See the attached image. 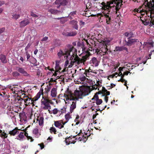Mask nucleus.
<instances>
[{
    "instance_id": "16",
    "label": "nucleus",
    "mask_w": 154,
    "mask_h": 154,
    "mask_svg": "<svg viewBox=\"0 0 154 154\" xmlns=\"http://www.w3.org/2000/svg\"><path fill=\"white\" fill-rule=\"evenodd\" d=\"M21 13V9H19L18 11V14L14 13L12 14V18L16 20L18 19L20 17V14Z\"/></svg>"
},
{
    "instance_id": "61",
    "label": "nucleus",
    "mask_w": 154,
    "mask_h": 154,
    "mask_svg": "<svg viewBox=\"0 0 154 154\" xmlns=\"http://www.w3.org/2000/svg\"><path fill=\"white\" fill-rule=\"evenodd\" d=\"M119 73H120V74L119 76H121V78L123 79L125 76L124 75V74H122L121 72H120Z\"/></svg>"
},
{
    "instance_id": "55",
    "label": "nucleus",
    "mask_w": 154,
    "mask_h": 154,
    "mask_svg": "<svg viewBox=\"0 0 154 154\" xmlns=\"http://www.w3.org/2000/svg\"><path fill=\"white\" fill-rule=\"evenodd\" d=\"M90 72L89 69H85L84 74L86 75V76H88L87 75V73H89Z\"/></svg>"
},
{
    "instance_id": "45",
    "label": "nucleus",
    "mask_w": 154,
    "mask_h": 154,
    "mask_svg": "<svg viewBox=\"0 0 154 154\" xmlns=\"http://www.w3.org/2000/svg\"><path fill=\"white\" fill-rule=\"evenodd\" d=\"M146 11L145 10L142 9V10H140L139 12L141 14V15L142 16L144 15L145 13H146Z\"/></svg>"
},
{
    "instance_id": "60",
    "label": "nucleus",
    "mask_w": 154,
    "mask_h": 154,
    "mask_svg": "<svg viewBox=\"0 0 154 154\" xmlns=\"http://www.w3.org/2000/svg\"><path fill=\"white\" fill-rule=\"evenodd\" d=\"M100 82L99 81H97V82L96 84L95 85H97V86L98 87H100L101 86L100 85Z\"/></svg>"
},
{
    "instance_id": "6",
    "label": "nucleus",
    "mask_w": 154,
    "mask_h": 154,
    "mask_svg": "<svg viewBox=\"0 0 154 154\" xmlns=\"http://www.w3.org/2000/svg\"><path fill=\"white\" fill-rule=\"evenodd\" d=\"M152 2L151 1L148 2V0H133L134 2L137 1V2H142L143 3V4L145 6H151V9L154 10V0H152Z\"/></svg>"
},
{
    "instance_id": "42",
    "label": "nucleus",
    "mask_w": 154,
    "mask_h": 154,
    "mask_svg": "<svg viewBox=\"0 0 154 154\" xmlns=\"http://www.w3.org/2000/svg\"><path fill=\"white\" fill-rule=\"evenodd\" d=\"M95 101L97 105H100L103 102V101L101 99H99Z\"/></svg>"
},
{
    "instance_id": "37",
    "label": "nucleus",
    "mask_w": 154,
    "mask_h": 154,
    "mask_svg": "<svg viewBox=\"0 0 154 154\" xmlns=\"http://www.w3.org/2000/svg\"><path fill=\"white\" fill-rule=\"evenodd\" d=\"M0 136L2 137H6L7 135L6 133L0 130Z\"/></svg>"
},
{
    "instance_id": "17",
    "label": "nucleus",
    "mask_w": 154,
    "mask_h": 154,
    "mask_svg": "<svg viewBox=\"0 0 154 154\" xmlns=\"http://www.w3.org/2000/svg\"><path fill=\"white\" fill-rule=\"evenodd\" d=\"M29 23L28 19H25L20 23V27H23L28 24Z\"/></svg>"
},
{
    "instance_id": "51",
    "label": "nucleus",
    "mask_w": 154,
    "mask_h": 154,
    "mask_svg": "<svg viewBox=\"0 0 154 154\" xmlns=\"http://www.w3.org/2000/svg\"><path fill=\"white\" fill-rule=\"evenodd\" d=\"M110 85H113V86H107L108 87V88H107L109 90L110 89H111V88H113V87H114L115 86H116L115 85L113 84V83H111Z\"/></svg>"
},
{
    "instance_id": "4",
    "label": "nucleus",
    "mask_w": 154,
    "mask_h": 154,
    "mask_svg": "<svg viewBox=\"0 0 154 154\" xmlns=\"http://www.w3.org/2000/svg\"><path fill=\"white\" fill-rule=\"evenodd\" d=\"M69 46L70 47L69 49L68 50L65 49V53H63L61 50H60L59 52L57 54V55L59 57H60L64 55H66L67 57H68L69 55H70L71 52H72V53L73 52V51H76V49L73 47L69 45Z\"/></svg>"
},
{
    "instance_id": "25",
    "label": "nucleus",
    "mask_w": 154,
    "mask_h": 154,
    "mask_svg": "<svg viewBox=\"0 0 154 154\" xmlns=\"http://www.w3.org/2000/svg\"><path fill=\"white\" fill-rule=\"evenodd\" d=\"M33 133L34 134L36 137H38L40 135V134L38 132V129L37 127H36L34 128L33 130Z\"/></svg>"
},
{
    "instance_id": "15",
    "label": "nucleus",
    "mask_w": 154,
    "mask_h": 154,
    "mask_svg": "<svg viewBox=\"0 0 154 154\" xmlns=\"http://www.w3.org/2000/svg\"><path fill=\"white\" fill-rule=\"evenodd\" d=\"M90 63L93 66L97 67L98 66L99 62L96 57H93L90 61Z\"/></svg>"
},
{
    "instance_id": "62",
    "label": "nucleus",
    "mask_w": 154,
    "mask_h": 154,
    "mask_svg": "<svg viewBox=\"0 0 154 154\" xmlns=\"http://www.w3.org/2000/svg\"><path fill=\"white\" fill-rule=\"evenodd\" d=\"M79 118V116L78 115H77L76 116V117L75 119V122H76V121H79L78 119Z\"/></svg>"
},
{
    "instance_id": "50",
    "label": "nucleus",
    "mask_w": 154,
    "mask_h": 154,
    "mask_svg": "<svg viewBox=\"0 0 154 154\" xmlns=\"http://www.w3.org/2000/svg\"><path fill=\"white\" fill-rule=\"evenodd\" d=\"M92 105V106L91 107V109L92 110V111H93L94 110V107L95 106H94V102H93L91 103Z\"/></svg>"
},
{
    "instance_id": "28",
    "label": "nucleus",
    "mask_w": 154,
    "mask_h": 154,
    "mask_svg": "<svg viewBox=\"0 0 154 154\" xmlns=\"http://www.w3.org/2000/svg\"><path fill=\"white\" fill-rule=\"evenodd\" d=\"M57 94V90L55 88H53L51 91V96L52 97H56Z\"/></svg>"
},
{
    "instance_id": "10",
    "label": "nucleus",
    "mask_w": 154,
    "mask_h": 154,
    "mask_svg": "<svg viewBox=\"0 0 154 154\" xmlns=\"http://www.w3.org/2000/svg\"><path fill=\"white\" fill-rule=\"evenodd\" d=\"M99 92H100L103 94V96H105L104 100L106 103H107L108 100V97L107 96L109 95L110 92L109 91H107L105 88L104 87H102V89L101 91H100Z\"/></svg>"
},
{
    "instance_id": "1",
    "label": "nucleus",
    "mask_w": 154,
    "mask_h": 154,
    "mask_svg": "<svg viewBox=\"0 0 154 154\" xmlns=\"http://www.w3.org/2000/svg\"><path fill=\"white\" fill-rule=\"evenodd\" d=\"M76 52L77 51L76 50V51H73V52L72 53L70 58L71 61L70 66L71 67H72L75 63L79 64L84 63L89 59V57L91 55L90 52L87 51L85 55L82 56V58L81 59L77 55Z\"/></svg>"
},
{
    "instance_id": "54",
    "label": "nucleus",
    "mask_w": 154,
    "mask_h": 154,
    "mask_svg": "<svg viewBox=\"0 0 154 154\" xmlns=\"http://www.w3.org/2000/svg\"><path fill=\"white\" fill-rule=\"evenodd\" d=\"M31 43H28L26 46L25 48V51H27L28 48L30 47V46L31 45Z\"/></svg>"
},
{
    "instance_id": "19",
    "label": "nucleus",
    "mask_w": 154,
    "mask_h": 154,
    "mask_svg": "<svg viewBox=\"0 0 154 154\" xmlns=\"http://www.w3.org/2000/svg\"><path fill=\"white\" fill-rule=\"evenodd\" d=\"M76 101H73L72 104L71 105L70 107L69 112L72 113L74 110L76 108Z\"/></svg>"
},
{
    "instance_id": "43",
    "label": "nucleus",
    "mask_w": 154,
    "mask_h": 154,
    "mask_svg": "<svg viewBox=\"0 0 154 154\" xmlns=\"http://www.w3.org/2000/svg\"><path fill=\"white\" fill-rule=\"evenodd\" d=\"M14 77H17L19 76L20 74L17 72H14L12 73Z\"/></svg>"
},
{
    "instance_id": "18",
    "label": "nucleus",
    "mask_w": 154,
    "mask_h": 154,
    "mask_svg": "<svg viewBox=\"0 0 154 154\" xmlns=\"http://www.w3.org/2000/svg\"><path fill=\"white\" fill-rule=\"evenodd\" d=\"M62 120L54 121V125L55 126L59 129L63 128V126L61 125Z\"/></svg>"
},
{
    "instance_id": "29",
    "label": "nucleus",
    "mask_w": 154,
    "mask_h": 154,
    "mask_svg": "<svg viewBox=\"0 0 154 154\" xmlns=\"http://www.w3.org/2000/svg\"><path fill=\"white\" fill-rule=\"evenodd\" d=\"M53 112V114H56L58 112V110L57 109H54L53 110L51 109V106L49 105V113H51Z\"/></svg>"
},
{
    "instance_id": "58",
    "label": "nucleus",
    "mask_w": 154,
    "mask_h": 154,
    "mask_svg": "<svg viewBox=\"0 0 154 154\" xmlns=\"http://www.w3.org/2000/svg\"><path fill=\"white\" fill-rule=\"evenodd\" d=\"M5 30V29L4 27L0 29V34L3 33Z\"/></svg>"
},
{
    "instance_id": "44",
    "label": "nucleus",
    "mask_w": 154,
    "mask_h": 154,
    "mask_svg": "<svg viewBox=\"0 0 154 154\" xmlns=\"http://www.w3.org/2000/svg\"><path fill=\"white\" fill-rule=\"evenodd\" d=\"M57 79H54L53 78H51L50 79V81H49V85H52L51 84V82H56V80Z\"/></svg>"
},
{
    "instance_id": "14",
    "label": "nucleus",
    "mask_w": 154,
    "mask_h": 154,
    "mask_svg": "<svg viewBox=\"0 0 154 154\" xmlns=\"http://www.w3.org/2000/svg\"><path fill=\"white\" fill-rule=\"evenodd\" d=\"M149 8L148 11H146V13L147 16L148 17L150 16V18H153V16L154 14V10L153 9H151V6H150L149 7V6H146Z\"/></svg>"
},
{
    "instance_id": "47",
    "label": "nucleus",
    "mask_w": 154,
    "mask_h": 154,
    "mask_svg": "<svg viewBox=\"0 0 154 154\" xmlns=\"http://www.w3.org/2000/svg\"><path fill=\"white\" fill-rule=\"evenodd\" d=\"M152 55V56L154 57V50L151 51V53L149 54V57L147 59H150L151 58V56Z\"/></svg>"
},
{
    "instance_id": "35",
    "label": "nucleus",
    "mask_w": 154,
    "mask_h": 154,
    "mask_svg": "<svg viewBox=\"0 0 154 154\" xmlns=\"http://www.w3.org/2000/svg\"><path fill=\"white\" fill-rule=\"evenodd\" d=\"M50 132L51 133H53L54 134H56L57 130L54 127H52L50 129Z\"/></svg>"
},
{
    "instance_id": "52",
    "label": "nucleus",
    "mask_w": 154,
    "mask_h": 154,
    "mask_svg": "<svg viewBox=\"0 0 154 154\" xmlns=\"http://www.w3.org/2000/svg\"><path fill=\"white\" fill-rule=\"evenodd\" d=\"M38 145L39 146L41 149H42L44 147V146L43 143L38 144Z\"/></svg>"
},
{
    "instance_id": "22",
    "label": "nucleus",
    "mask_w": 154,
    "mask_h": 154,
    "mask_svg": "<svg viewBox=\"0 0 154 154\" xmlns=\"http://www.w3.org/2000/svg\"><path fill=\"white\" fill-rule=\"evenodd\" d=\"M20 130H17L16 128L12 131H9V134L11 135L14 136L16 134H17L19 133Z\"/></svg>"
},
{
    "instance_id": "46",
    "label": "nucleus",
    "mask_w": 154,
    "mask_h": 154,
    "mask_svg": "<svg viewBox=\"0 0 154 154\" xmlns=\"http://www.w3.org/2000/svg\"><path fill=\"white\" fill-rule=\"evenodd\" d=\"M99 99L98 95L97 94H96L94 95V97L92 99V100L94 99L96 101Z\"/></svg>"
},
{
    "instance_id": "53",
    "label": "nucleus",
    "mask_w": 154,
    "mask_h": 154,
    "mask_svg": "<svg viewBox=\"0 0 154 154\" xmlns=\"http://www.w3.org/2000/svg\"><path fill=\"white\" fill-rule=\"evenodd\" d=\"M76 11H74L71 12L69 14V15H71L72 16H74L76 14Z\"/></svg>"
},
{
    "instance_id": "26",
    "label": "nucleus",
    "mask_w": 154,
    "mask_h": 154,
    "mask_svg": "<svg viewBox=\"0 0 154 154\" xmlns=\"http://www.w3.org/2000/svg\"><path fill=\"white\" fill-rule=\"evenodd\" d=\"M0 60L1 62L3 63H6L7 62L6 56L2 54L0 55Z\"/></svg>"
},
{
    "instance_id": "57",
    "label": "nucleus",
    "mask_w": 154,
    "mask_h": 154,
    "mask_svg": "<svg viewBox=\"0 0 154 154\" xmlns=\"http://www.w3.org/2000/svg\"><path fill=\"white\" fill-rule=\"evenodd\" d=\"M31 15L34 17H38V16L35 14L33 12H31Z\"/></svg>"
},
{
    "instance_id": "7",
    "label": "nucleus",
    "mask_w": 154,
    "mask_h": 154,
    "mask_svg": "<svg viewBox=\"0 0 154 154\" xmlns=\"http://www.w3.org/2000/svg\"><path fill=\"white\" fill-rule=\"evenodd\" d=\"M68 3V1L67 0H56L54 2L55 4L57 5L56 7L57 8H61V7H62L64 8V6L67 5Z\"/></svg>"
},
{
    "instance_id": "24",
    "label": "nucleus",
    "mask_w": 154,
    "mask_h": 154,
    "mask_svg": "<svg viewBox=\"0 0 154 154\" xmlns=\"http://www.w3.org/2000/svg\"><path fill=\"white\" fill-rule=\"evenodd\" d=\"M25 98H24L23 100L24 102L27 103H32V100L30 98L28 97L27 96L25 97Z\"/></svg>"
},
{
    "instance_id": "20",
    "label": "nucleus",
    "mask_w": 154,
    "mask_h": 154,
    "mask_svg": "<svg viewBox=\"0 0 154 154\" xmlns=\"http://www.w3.org/2000/svg\"><path fill=\"white\" fill-rule=\"evenodd\" d=\"M70 24L73 25L72 27L76 30L78 29L77 25V21L75 20H72L70 21Z\"/></svg>"
},
{
    "instance_id": "9",
    "label": "nucleus",
    "mask_w": 154,
    "mask_h": 154,
    "mask_svg": "<svg viewBox=\"0 0 154 154\" xmlns=\"http://www.w3.org/2000/svg\"><path fill=\"white\" fill-rule=\"evenodd\" d=\"M45 97L43 96L42 99V107L44 109H48V98L47 97H45Z\"/></svg>"
},
{
    "instance_id": "64",
    "label": "nucleus",
    "mask_w": 154,
    "mask_h": 154,
    "mask_svg": "<svg viewBox=\"0 0 154 154\" xmlns=\"http://www.w3.org/2000/svg\"><path fill=\"white\" fill-rule=\"evenodd\" d=\"M40 73L39 69H38L37 72V75L38 76L40 75Z\"/></svg>"
},
{
    "instance_id": "63",
    "label": "nucleus",
    "mask_w": 154,
    "mask_h": 154,
    "mask_svg": "<svg viewBox=\"0 0 154 154\" xmlns=\"http://www.w3.org/2000/svg\"><path fill=\"white\" fill-rule=\"evenodd\" d=\"M48 37H45L43 38L42 39V41H45L47 40L48 39Z\"/></svg>"
},
{
    "instance_id": "8",
    "label": "nucleus",
    "mask_w": 154,
    "mask_h": 154,
    "mask_svg": "<svg viewBox=\"0 0 154 154\" xmlns=\"http://www.w3.org/2000/svg\"><path fill=\"white\" fill-rule=\"evenodd\" d=\"M153 17V18H150L151 19V20L149 18L148 19L145 18L144 20H142L141 19L140 20L144 25L147 26L149 24V26H152L153 25H154V14Z\"/></svg>"
},
{
    "instance_id": "11",
    "label": "nucleus",
    "mask_w": 154,
    "mask_h": 154,
    "mask_svg": "<svg viewBox=\"0 0 154 154\" xmlns=\"http://www.w3.org/2000/svg\"><path fill=\"white\" fill-rule=\"evenodd\" d=\"M64 95L65 97H66V100L69 99L72 100V99H74V98L73 97L72 93L71 91H69V88H68L65 92Z\"/></svg>"
},
{
    "instance_id": "36",
    "label": "nucleus",
    "mask_w": 154,
    "mask_h": 154,
    "mask_svg": "<svg viewBox=\"0 0 154 154\" xmlns=\"http://www.w3.org/2000/svg\"><path fill=\"white\" fill-rule=\"evenodd\" d=\"M56 19L58 20L60 19V22L62 24L64 23L66 21V20L63 17H58Z\"/></svg>"
},
{
    "instance_id": "27",
    "label": "nucleus",
    "mask_w": 154,
    "mask_h": 154,
    "mask_svg": "<svg viewBox=\"0 0 154 154\" xmlns=\"http://www.w3.org/2000/svg\"><path fill=\"white\" fill-rule=\"evenodd\" d=\"M124 34L126 37H128V38H131L134 35L133 32H126Z\"/></svg>"
},
{
    "instance_id": "21",
    "label": "nucleus",
    "mask_w": 154,
    "mask_h": 154,
    "mask_svg": "<svg viewBox=\"0 0 154 154\" xmlns=\"http://www.w3.org/2000/svg\"><path fill=\"white\" fill-rule=\"evenodd\" d=\"M18 71L20 73L23 74L24 76H28L29 75L27 72L25 71L24 69L23 68H19L18 70Z\"/></svg>"
},
{
    "instance_id": "2",
    "label": "nucleus",
    "mask_w": 154,
    "mask_h": 154,
    "mask_svg": "<svg viewBox=\"0 0 154 154\" xmlns=\"http://www.w3.org/2000/svg\"><path fill=\"white\" fill-rule=\"evenodd\" d=\"M109 42H106L104 41L101 42L99 44L98 48L95 49V52L98 54L102 52L103 55L110 53L111 51L110 50H109L107 48V45H109Z\"/></svg>"
},
{
    "instance_id": "39",
    "label": "nucleus",
    "mask_w": 154,
    "mask_h": 154,
    "mask_svg": "<svg viewBox=\"0 0 154 154\" xmlns=\"http://www.w3.org/2000/svg\"><path fill=\"white\" fill-rule=\"evenodd\" d=\"M69 34V32H68L67 30L65 29L62 32V34L65 36L68 37Z\"/></svg>"
},
{
    "instance_id": "31",
    "label": "nucleus",
    "mask_w": 154,
    "mask_h": 154,
    "mask_svg": "<svg viewBox=\"0 0 154 154\" xmlns=\"http://www.w3.org/2000/svg\"><path fill=\"white\" fill-rule=\"evenodd\" d=\"M38 124L39 125L42 126L43 124L44 118L42 117H40L38 118Z\"/></svg>"
},
{
    "instance_id": "30",
    "label": "nucleus",
    "mask_w": 154,
    "mask_h": 154,
    "mask_svg": "<svg viewBox=\"0 0 154 154\" xmlns=\"http://www.w3.org/2000/svg\"><path fill=\"white\" fill-rule=\"evenodd\" d=\"M71 139V137H69L66 138L65 141L67 144L69 145L70 143H72L74 144L75 143V142H72V141L69 140Z\"/></svg>"
},
{
    "instance_id": "48",
    "label": "nucleus",
    "mask_w": 154,
    "mask_h": 154,
    "mask_svg": "<svg viewBox=\"0 0 154 154\" xmlns=\"http://www.w3.org/2000/svg\"><path fill=\"white\" fill-rule=\"evenodd\" d=\"M86 79V77L85 76H83L82 77H80L79 79L81 81H84Z\"/></svg>"
},
{
    "instance_id": "5",
    "label": "nucleus",
    "mask_w": 154,
    "mask_h": 154,
    "mask_svg": "<svg viewBox=\"0 0 154 154\" xmlns=\"http://www.w3.org/2000/svg\"><path fill=\"white\" fill-rule=\"evenodd\" d=\"M59 63V61H56V66L55 67V71L53 69H49V71H51V72H49V75H50L53 74L52 76L53 75L54 76H57V73L56 72H60V71H59L61 69V68L60 66Z\"/></svg>"
},
{
    "instance_id": "59",
    "label": "nucleus",
    "mask_w": 154,
    "mask_h": 154,
    "mask_svg": "<svg viewBox=\"0 0 154 154\" xmlns=\"http://www.w3.org/2000/svg\"><path fill=\"white\" fill-rule=\"evenodd\" d=\"M26 56L27 60H28L30 58V56L29 54L28 53L27 51L26 52Z\"/></svg>"
},
{
    "instance_id": "32",
    "label": "nucleus",
    "mask_w": 154,
    "mask_h": 154,
    "mask_svg": "<svg viewBox=\"0 0 154 154\" xmlns=\"http://www.w3.org/2000/svg\"><path fill=\"white\" fill-rule=\"evenodd\" d=\"M82 137H79L78 139H79L80 141L82 140L84 142H85V141L87 140L88 136H84V135H82ZM89 136V135L88 136Z\"/></svg>"
},
{
    "instance_id": "38",
    "label": "nucleus",
    "mask_w": 154,
    "mask_h": 154,
    "mask_svg": "<svg viewBox=\"0 0 154 154\" xmlns=\"http://www.w3.org/2000/svg\"><path fill=\"white\" fill-rule=\"evenodd\" d=\"M65 118L66 122H68L69 120L71 118L69 113H68L65 115Z\"/></svg>"
},
{
    "instance_id": "40",
    "label": "nucleus",
    "mask_w": 154,
    "mask_h": 154,
    "mask_svg": "<svg viewBox=\"0 0 154 154\" xmlns=\"http://www.w3.org/2000/svg\"><path fill=\"white\" fill-rule=\"evenodd\" d=\"M54 44L55 46L60 45V41L59 40H55L54 42Z\"/></svg>"
},
{
    "instance_id": "12",
    "label": "nucleus",
    "mask_w": 154,
    "mask_h": 154,
    "mask_svg": "<svg viewBox=\"0 0 154 154\" xmlns=\"http://www.w3.org/2000/svg\"><path fill=\"white\" fill-rule=\"evenodd\" d=\"M64 10V8L62 7H61V9L59 10L51 8L49 10V11L51 14L56 15L62 13Z\"/></svg>"
},
{
    "instance_id": "41",
    "label": "nucleus",
    "mask_w": 154,
    "mask_h": 154,
    "mask_svg": "<svg viewBox=\"0 0 154 154\" xmlns=\"http://www.w3.org/2000/svg\"><path fill=\"white\" fill-rule=\"evenodd\" d=\"M123 47L116 46L115 48L116 51H123Z\"/></svg>"
},
{
    "instance_id": "34",
    "label": "nucleus",
    "mask_w": 154,
    "mask_h": 154,
    "mask_svg": "<svg viewBox=\"0 0 154 154\" xmlns=\"http://www.w3.org/2000/svg\"><path fill=\"white\" fill-rule=\"evenodd\" d=\"M41 95V93L40 92H38L35 96L33 98V101H35L37 100L40 97Z\"/></svg>"
},
{
    "instance_id": "13",
    "label": "nucleus",
    "mask_w": 154,
    "mask_h": 154,
    "mask_svg": "<svg viewBox=\"0 0 154 154\" xmlns=\"http://www.w3.org/2000/svg\"><path fill=\"white\" fill-rule=\"evenodd\" d=\"M126 45L128 46H131L134 44L135 42H139L138 39H133L131 38H128V41H125Z\"/></svg>"
},
{
    "instance_id": "23",
    "label": "nucleus",
    "mask_w": 154,
    "mask_h": 154,
    "mask_svg": "<svg viewBox=\"0 0 154 154\" xmlns=\"http://www.w3.org/2000/svg\"><path fill=\"white\" fill-rule=\"evenodd\" d=\"M24 131H23L19 132V134L17 136V139L19 140H23V138L24 137Z\"/></svg>"
},
{
    "instance_id": "33",
    "label": "nucleus",
    "mask_w": 154,
    "mask_h": 154,
    "mask_svg": "<svg viewBox=\"0 0 154 154\" xmlns=\"http://www.w3.org/2000/svg\"><path fill=\"white\" fill-rule=\"evenodd\" d=\"M77 33L76 31L69 32L68 37L74 36H75Z\"/></svg>"
},
{
    "instance_id": "56",
    "label": "nucleus",
    "mask_w": 154,
    "mask_h": 154,
    "mask_svg": "<svg viewBox=\"0 0 154 154\" xmlns=\"http://www.w3.org/2000/svg\"><path fill=\"white\" fill-rule=\"evenodd\" d=\"M85 24V22L83 21L82 20L80 21V25L82 27Z\"/></svg>"
},
{
    "instance_id": "3",
    "label": "nucleus",
    "mask_w": 154,
    "mask_h": 154,
    "mask_svg": "<svg viewBox=\"0 0 154 154\" xmlns=\"http://www.w3.org/2000/svg\"><path fill=\"white\" fill-rule=\"evenodd\" d=\"M90 92L89 88H84L80 89V90H75L74 92V95L75 97L74 98V99H72V100H78L79 99H82L83 97L88 95Z\"/></svg>"
},
{
    "instance_id": "49",
    "label": "nucleus",
    "mask_w": 154,
    "mask_h": 154,
    "mask_svg": "<svg viewBox=\"0 0 154 154\" xmlns=\"http://www.w3.org/2000/svg\"><path fill=\"white\" fill-rule=\"evenodd\" d=\"M86 6L87 8H90L92 6L90 2H88L86 4Z\"/></svg>"
}]
</instances>
